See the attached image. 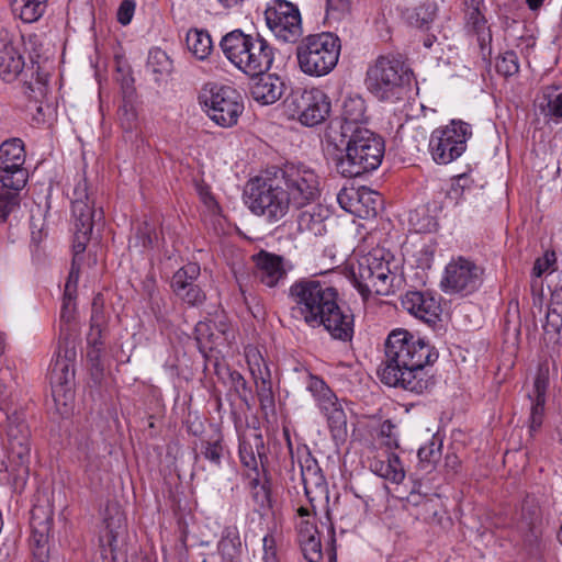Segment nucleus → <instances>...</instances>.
I'll return each mask as SVG.
<instances>
[{
    "instance_id": "f257e3e1",
    "label": "nucleus",
    "mask_w": 562,
    "mask_h": 562,
    "mask_svg": "<svg viewBox=\"0 0 562 562\" xmlns=\"http://www.w3.org/2000/svg\"><path fill=\"white\" fill-rule=\"evenodd\" d=\"M437 358L438 353L425 338L396 328L385 340V362L379 376L389 386L419 394L427 389L425 367Z\"/></svg>"
},
{
    "instance_id": "09e8293b",
    "label": "nucleus",
    "mask_w": 562,
    "mask_h": 562,
    "mask_svg": "<svg viewBox=\"0 0 562 562\" xmlns=\"http://www.w3.org/2000/svg\"><path fill=\"white\" fill-rule=\"evenodd\" d=\"M19 191L8 188L0 189V221H5L9 214L19 205Z\"/></svg>"
},
{
    "instance_id": "a18cd8bd",
    "label": "nucleus",
    "mask_w": 562,
    "mask_h": 562,
    "mask_svg": "<svg viewBox=\"0 0 562 562\" xmlns=\"http://www.w3.org/2000/svg\"><path fill=\"white\" fill-rule=\"evenodd\" d=\"M196 340L203 348L210 350L215 348V329L213 318L201 321L195 325Z\"/></svg>"
},
{
    "instance_id": "f8f14e48",
    "label": "nucleus",
    "mask_w": 562,
    "mask_h": 562,
    "mask_svg": "<svg viewBox=\"0 0 562 562\" xmlns=\"http://www.w3.org/2000/svg\"><path fill=\"white\" fill-rule=\"evenodd\" d=\"M293 207H303L314 202L319 194L316 172L304 164H286L276 173Z\"/></svg>"
},
{
    "instance_id": "1a4fd4ad",
    "label": "nucleus",
    "mask_w": 562,
    "mask_h": 562,
    "mask_svg": "<svg viewBox=\"0 0 562 562\" xmlns=\"http://www.w3.org/2000/svg\"><path fill=\"white\" fill-rule=\"evenodd\" d=\"M406 80L407 74L400 59L380 56L368 67L364 82L374 98L394 102L405 93Z\"/></svg>"
},
{
    "instance_id": "6ab92c4d",
    "label": "nucleus",
    "mask_w": 562,
    "mask_h": 562,
    "mask_svg": "<svg viewBox=\"0 0 562 562\" xmlns=\"http://www.w3.org/2000/svg\"><path fill=\"white\" fill-rule=\"evenodd\" d=\"M254 276L267 288H277L284 282L292 265L282 256L260 250L252 256Z\"/></svg>"
},
{
    "instance_id": "6e6552de",
    "label": "nucleus",
    "mask_w": 562,
    "mask_h": 562,
    "mask_svg": "<svg viewBox=\"0 0 562 562\" xmlns=\"http://www.w3.org/2000/svg\"><path fill=\"white\" fill-rule=\"evenodd\" d=\"M76 357L75 342L66 337L59 342L49 366V382L55 408L63 417L70 416L75 407L72 384Z\"/></svg>"
},
{
    "instance_id": "774afa93",
    "label": "nucleus",
    "mask_w": 562,
    "mask_h": 562,
    "mask_svg": "<svg viewBox=\"0 0 562 562\" xmlns=\"http://www.w3.org/2000/svg\"><path fill=\"white\" fill-rule=\"evenodd\" d=\"M90 234L91 232H80V229H75V240L72 245V250L74 259H77V263H79L80 256L86 250Z\"/></svg>"
},
{
    "instance_id": "7c9ffc66",
    "label": "nucleus",
    "mask_w": 562,
    "mask_h": 562,
    "mask_svg": "<svg viewBox=\"0 0 562 562\" xmlns=\"http://www.w3.org/2000/svg\"><path fill=\"white\" fill-rule=\"evenodd\" d=\"M367 106L366 101L360 95H350L345 99L342 104L341 116L344 120V131L345 133L351 132L355 130L352 125L362 124L367 122Z\"/></svg>"
},
{
    "instance_id": "2f4dec72",
    "label": "nucleus",
    "mask_w": 562,
    "mask_h": 562,
    "mask_svg": "<svg viewBox=\"0 0 562 562\" xmlns=\"http://www.w3.org/2000/svg\"><path fill=\"white\" fill-rule=\"evenodd\" d=\"M438 11L435 0H423L417 5L407 9L405 12L406 21L418 29L429 30Z\"/></svg>"
},
{
    "instance_id": "f704fd0d",
    "label": "nucleus",
    "mask_w": 562,
    "mask_h": 562,
    "mask_svg": "<svg viewBox=\"0 0 562 562\" xmlns=\"http://www.w3.org/2000/svg\"><path fill=\"white\" fill-rule=\"evenodd\" d=\"M47 0H11L12 12L25 23L36 22L46 10Z\"/></svg>"
},
{
    "instance_id": "3c124183",
    "label": "nucleus",
    "mask_w": 562,
    "mask_h": 562,
    "mask_svg": "<svg viewBox=\"0 0 562 562\" xmlns=\"http://www.w3.org/2000/svg\"><path fill=\"white\" fill-rule=\"evenodd\" d=\"M119 115L121 125L126 131H132L136 127L138 122V112L136 106L132 102L124 101L123 105L119 111Z\"/></svg>"
},
{
    "instance_id": "412c9836",
    "label": "nucleus",
    "mask_w": 562,
    "mask_h": 562,
    "mask_svg": "<svg viewBox=\"0 0 562 562\" xmlns=\"http://www.w3.org/2000/svg\"><path fill=\"white\" fill-rule=\"evenodd\" d=\"M402 305L411 315L431 324L436 323L441 313V306L429 292L409 291L402 299Z\"/></svg>"
},
{
    "instance_id": "5701e85b",
    "label": "nucleus",
    "mask_w": 562,
    "mask_h": 562,
    "mask_svg": "<svg viewBox=\"0 0 562 562\" xmlns=\"http://www.w3.org/2000/svg\"><path fill=\"white\" fill-rule=\"evenodd\" d=\"M99 300V296H97L93 301L92 314L90 319V330L87 335V357L91 366L95 369H99L101 364V357L103 352L102 337L106 324L105 316L102 312Z\"/></svg>"
},
{
    "instance_id": "052dcab7",
    "label": "nucleus",
    "mask_w": 562,
    "mask_h": 562,
    "mask_svg": "<svg viewBox=\"0 0 562 562\" xmlns=\"http://www.w3.org/2000/svg\"><path fill=\"white\" fill-rule=\"evenodd\" d=\"M79 270H80L79 263H77V259L75 258V259H72L71 269L69 271V274H68V278H67V281L65 284L64 295H66V297H75L76 296L77 285H78V281H79Z\"/></svg>"
},
{
    "instance_id": "0eeeda50",
    "label": "nucleus",
    "mask_w": 562,
    "mask_h": 562,
    "mask_svg": "<svg viewBox=\"0 0 562 562\" xmlns=\"http://www.w3.org/2000/svg\"><path fill=\"white\" fill-rule=\"evenodd\" d=\"M288 198L277 175L249 180L244 193V201L249 211L269 223H276L288 214L292 206Z\"/></svg>"
},
{
    "instance_id": "69168bd1",
    "label": "nucleus",
    "mask_w": 562,
    "mask_h": 562,
    "mask_svg": "<svg viewBox=\"0 0 562 562\" xmlns=\"http://www.w3.org/2000/svg\"><path fill=\"white\" fill-rule=\"evenodd\" d=\"M471 183L472 180L468 175L458 176L451 184L449 195L451 198L459 199L470 189Z\"/></svg>"
},
{
    "instance_id": "338daca9",
    "label": "nucleus",
    "mask_w": 562,
    "mask_h": 562,
    "mask_svg": "<svg viewBox=\"0 0 562 562\" xmlns=\"http://www.w3.org/2000/svg\"><path fill=\"white\" fill-rule=\"evenodd\" d=\"M531 402V412H530V428L531 430H536L540 427L542 423V415L544 409L546 401L538 398H529Z\"/></svg>"
},
{
    "instance_id": "a19ab883",
    "label": "nucleus",
    "mask_w": 562,
    "mask_h": 562,
    "mask_svg": "<svg viewBox=\"0 0 562 562\" xmlns=\"http://www.w3.org/2000/svg\"><path fill=\"white\" fill-rule=\"evenodd\" d=\"M201 453L209 462L220 468L222 460L227 453V449L221 438L206 440L202 443Z\"/></svg>"
},
{
    "instance_id": "37998d69",
    "label": "nucleus",
    "mask_w": 562,
    "mask_h": 562,
    "mask_svg": "<svg viewBox=\"0 0 562 562\" xmlns=\"http://www.w3.org/2000/svg\"><path fill=\"white\" fill-rule=\"evenodd\" d=\"M409 225L416 233H429L436 229V220L427 214L425 209H417L409 213Z\"/></svg>"
},
{
    "instance_id": "473e14b6",
    "label": "nucleus",
    "mask_w": 562,
    "mask_h": 562,
    "mask_svg": "<svg viewBox=\"0 0 562 562\" xmlns=\"http://www.w3.org/2000/svg\"><path fill=\"white\" fill-rule=\"evenodd\" d=\"M536 106L540 114L557 123L562 122V92L558 93L553 87H547L538 98Z\"/></svg>"
},
{
    "instance_id": "680f3d73",
    "label": "nucleus",
    "mask_w": 562,
    "mask_h": 562,
    "mask_svg": "<svg viewBox=\"0 0 562 562\" xmlns=\"http://www.w3.org/2000/svg\"><path fill=\"white\" fill-rule=\"evenodd\" d=\"M176 294L191 306L199 305L205 300V294L196 285H190L186 291Z\"/></svg>"
},
{
    "instance_id": "6e6d98bb",
    "label": "nucleus",
    "mask_w": 562,
    "mask_h": 562,
    "mask_svg": "<svg viewBox=\"0 0 562 562\" xmlns=\"http://www.w3.org/2000/svg\"><path fill=\"white\" fill-rule=\"evenodd\" d=\"M278 536L274 532L267 533L262 539V562H279Z\"/></svg>"
},
{
    "instance_id": "e433bc0d",
    "label": "nucleus",
    "mask_w": 562,
    "mask_h": 562,
    "mask_svg": "<svg viewBox=\"0 0 562 562\" xmlns=\"http://www.w3.org/2000/svg\"><path fill=\"white\" fill-rule=\"evenodd\" d=\"M147 70L158 76L155 78L157 81L159 77L168 76L171 72L172 60L165 50L155 47L149 50Z\"/></svg>"
},
{
    "instance_id": "f3484780",
    "label": "nucleus",
    "mask_w": 562,
    "mask_h": 562,
    "mask_svg": "<svg viewBox=\"0 0 562 562\" xmlns=\"http://www.w3.org/2000/svg\"><path fill=\"white\" fill-rule=\"evenodd\" d=\"M24 144L19 138H12L0 145V182L4 188L20 191L27 181Z\"/></svg>"
},
{
    "instance_id": "e2e57ef3",
    "label": "nucleus",
    "mask_w": 562,
    "mask_h": 562,
    "mask_svg": "<svg viewBox=\"0 0 562 562\" xmlns=\"http://www.w3.org/2000/svg\"><path fill=\"white\" fill-rule=\"evenodd\" d=\"M380 435H381V437H392V440H382V445L387 450H393V449L398 448V435L396 432L395 426L390 420H385L381 425Z\"/></svg>"
},
{
    "instance_id": "72a5a7b5",
    "label": "nucleus",
    "mask_w": 562,
    "mask_h": 562,
    "mask_svg": "<svg viewBox=\"0 0 562 562\" xmlns=\"http://www.w3.org/2000/svg\"><path fill=\"white\" fill-rule=\"evenodd\" d=\"M187 48L199 60H205L213 50V41L205 30L191 29L186 37Z\"/></svg>"
},
{
    "instance_id": "b1692460",
    "label": "nucleus",
    "mask_w": 562,
    "mask_h": 562,
    "mask_svg": "<svg viewBox=\"0 0 562 562\" xmlns=\"http://www.w3.org/2000/svg\"><path fill=\"white\" fill-rule=\"evenodd\" d=\"M24 68V58L20 50L9 41L8 35L0 33V78L12 82Z\"/></svg>"
},
{
    "instance_id": "9b49d317",
    "label": "nucleus",
    "mask_w": 562,
    "mask_h": 562,
    "mask_svg": "<svg viewBox=\"0 0 562 562\" xmlns=\"http://www.w3.org/2000/svg\"><path fill=\"white\" fill-rule=\"evenodd\" d=\"M472 136L471 126L462 121L435 128L429 138V153L438 165H448L457 160L467 149Z\"/></svg>"
},
{
    "instance_id": "dca6fc26",
    "label": "nucleus",
    "mask_w": 562,
    "mask_h": 562,
    "mask_svg": "<svg viewBox=\"0 0 562 562\" xmlns=\"http://www.w3.org/2000/svg\"><path fill=\"white\" fill-rule=\"evenodd\" d=\"M306 390L312 394L316 406L327 419L333 438L335 440L344 439L347 434V416L342 402L326 382L316 375L308 376Z\"/></svg>"
},
{
    "instance_id": "c9c22d12",
    "label": "nucleus",
    "mask_w": 562,
    "mask_h": 562,
    "mask_svg": "<svg viewBox=\"0 0 562 562\" xmlns=\"http://www.w3.org/2000/svg\"><path fill=\"white\" fill-rule=\"evenodd\" d=\"M245 357L249 372L255 382L270 380V369L258 348L248 346L245 348Z\"/></svg>"
},
{
    "instance_id": "2eb2a0df",
    "label": "nucleus",
    "mask_w": 562,
    "mask_h": 562,
    "mask_svg": "<svg viewBox=\"0 0 562 562\" xmlns=\"http://www.w3.org/2000/svg\"><path fill=\"white\" fill-rule=\"evenodd\" d=\"M482 276L483 269L470 258L453 257L443 269L440 289L446 294L467 296L480 288Z\"/></svg>"
},
{
    "instance_id": "7ed1b4c3",
    "label": "nucleus",
    "mask_w": 562,
    "mask_h": 562,
    "mask_svg": "<svg viewBox=\"0 0 562 562\" xmlns=\"http://www.w3.org/2000/svg\"><path fill=\"white\" fill-rule=\"evenodd\" d=\"M289 297L293 303V317L317 328L327 310L334 307V303L338 301V292L324 281L302 278L291 284Z\"/></svg>"
},
{
    "instance_id": "423d86ee",
    "label": "nucleus",
    "mask_w": 562,
    "mask_h": 562,
    "mask_svg": "<svg viewBox=\"0 0 562 562\" xmlns=\"http://www.w3.org/2000/svg\"><path fill=\"white\" fill-rule=\"evenodd\" d=\"M341 43L331 32L305 36L296 46V61L301 72L321 78L330 74L338 64Z\"/></svg>"
},
{
    "instance_id": "4d7b16f0",
    "label": "nucleus",
    "mask_w": 562,
    "mask_h": 562,
    "mask_svg": "<svg viewBox=\"0 0 562 562\" xmlns=\"http://www.w3.org/2000/svg\"><path fill=\"white\" fill-rule=\"evenodd\" d=\"M350 10L348 0H326V14L328 19L340 20Z\"/></svg>"
},
{
    "instance_id": "5fc2aeb1",
    "label": "nucleus",
    "mask_w": 562,
    "mask_h": 562,
    "mask_svg": "<svg viewBox=\"0 0 562 562\" xmlns=\"http://www.w3.org/2000/svg\"><path fill=\"white\" fill-rule=\"evenodd\" d=\"M302 550L310 562H317L321 559V541L317 535L311 538H300Z\"/></svg>"
},
{
    "instance_id": "9d476101",
    "label": "nucleus",
    "mask_w": 562,
    "mask_h": 562,
    "mask_svg": "<svg viewBox=\"0 0 562 562\" xmlns=\"http://www.w3.org/2000/svg\"><path fill=\"white\" fill-rule=\"evenodd\" d=\"M199 101L209 117L222 127L234 126L244 111L240 94L228 86L205 85L199 94Z\"/></svg>"
},
{
    "instance_id": "0e129e2a",
    "label": "nucleus",
    "mask_w": 562,
    "mask_h": 562,
    "mask_svg": "<svg viewBox=\"0 0 562 562\" xmlns=\"http://www.w3.org/2000/svg\"><path fill=\"white\" fill-rule=\"evenodd\" d=\"M380 435H381V437H392V440H382V445L387 450H393V449L398 448V435L396 432L395 426L390 420H385L381 425Z\"/></svg>"
},
{
    "instance_id": "bf43d9fd",
    "label": "nucleus",
    "mask_w": 562,
    "mask_h": 562,
    "mask_svg": "<svg viewBox=\"0 0 562 562\" xmlns=\"http://www.w3.org/2000/svg\"><path fill=\"white\" fill-rule=\"evenodd\" d=\"M135 10L136 2L134 0H123L116 12L117 22L123 26L128 25L133 20Z\"/></svg>"
},
{
    "instance_id": "a878e982",
    "label": "nucleus",
    "mask_w": 562,
    "mask_h": 562,
    "mask_svg": "<svg viewBox=\"0 0 562 562\" xmlns=\"http://www.w3.org/2000/svg\"><path fill=\"white\" fill-rule=\"evenodd\" d=\"M369 468L375 475L394 484H400L405 479L401 459L394 452L378 453L370 460Z\"/></svg>"
},
{
    "instance_id": "4468645a",
    "label": "nucleus",
    "mask_w": 562,
    "mask_h": 562,
    "mask_svg": "<svg viewBox=\"0 0 562 562\" xmlns=\"http://www.w3.org/2000/svg\"><path fill=\"white\" fill-rule=\"evenodd\" d=\"M265 21L277 41L296 43L302 36V18L296 4L288 0H270L266 4Z\"/></svg>"
},
{
    "instance_id": "aec40b11",
    "label": "nucleus",
    "mask_w": 562,
    "mask_h": 562,
    "mask_svg": "<svg viewBox=\"0 0 562 562\" xmlns=\"http://www.w3.org/2000/svg\"><path fill=\"white\" fill-rule=\"evenodd\" d=\"M124 529L125 519L122 512L116 506L108 507L99 537L103 560H116L119 541Z\"/></svg>"
},
{
    "instance_id": "c85d7f7f",
    "label": "nucleus",
    "mask_w": 562,
    "mask_h": 562,
    "mask_svg": "<svg viewBox=\"0 0 562 562\" xmlns=\"http://www.w3.org/2000/svg\"><path fill=\"white\" fill-rule=\"evenodd\" d=\"M284 92V82L276 75L260 77L251 87L255 101L268 105L277 102Z\"/></svg>"
},
{
    "instance_id": "f03ea898",
    "label": "nucleus",
    "mask_w": 562,
    "mask_h": 562,
    "mask_svg": "<svg viewBox=\"0 0 562 562\" xmlns=\"http://www.w3.org/2000/svg\"><path fill=\"white\" fill-rule=\"evenodd\" d=\"M220 47L224 56L248 76L266 74L272 66V45L261 35L245 34L234 30L222 37Z\"/></svg>"
},
{
    "instance_id": "de8ad7c7",
    "label": "nucleus",
    "mask_w": 562,
    "mask_h": 562,
    "mask_svg": "<svg viewBox=\"0 0 562 562\" xmlns=\"http://www.w3.org/2000/svg\"><path fill=\"white\" fill-rule=\"evenodd\" d=\"M550 373L548 367H540L537 371L532 392L528 394L529 398L544 400L547 396V390L549 387Z\"/></svg>"
},
{
    "instance_id": "864d4df0",
    "label": "nucleus",
    "mask_w": 562,
    "mask_h": 562,
    "mask_svg": "<svg viewBox=\"0 0 562 562\" xmlns=\"http://www.w3.org/2000/svg\"><path fill=\"white\" fill-rule=\"evenodd\" d=\"M562 326V304L550 303L546 314L544 328L547 331H558Z\"/></svg>"
},
{
    "instance_id": "20e7f679",
    "label": "nucleus",
    "mask_w": 562,
    "mask_h": 562,
    "mask_svg": "<svg viewBox=\"0 0 562 562\" xmlns=\"http://www.w3.org/2000/svg\"><path fill=\"white\" fill-rule=\"evenodd\" d=\"M396 262L390 251L384 248H373L362 255L350 272L359 293L367 297L374 293L389 295L396 279Z\"/></svg>"
},
{
    "instance_id": "ea45409f",
    "label": "nucleus",
    "mask_w": 562,
    "mask_h": 562,
    "mask_svg": "<svg viewBox=\"0 0 562 562\" xmlns=\"http://www.w3.org/2000/svg\"><path fill=\"white\" fill-rule=\"evenodd\" d=\"M213 326L215 329V348L229 344L234 339V328L223 312L215 314Z\"/></svg>"
},
{
    "instance_id": "cd10ccee",
    "label": "nucleus",
    "mask_w": 562,
    "mask_h": 562,
    "mask_svg": "<svg viewBox=\"0 0 562 562\" xmlns=\"http://www.w3.org/2000/svg\"><path fill=\"white\" fill-rule=\"evenodd\" d=\"M301 475L306 496L314 501L312 494L327 497V483L315 459L307 457L301 464Z\"/></svg>"
},
{
    "instance_id": "8fccbe9b",
    "label": "nucleus",
    "mask_w": 562,
    "mask_h": 562,
    "mask_svg": "<svg viewBox=\"0 0 562 562\" xmlns=\"http://www.w3.org/2000/svg\"><path fill=\"white\" fill-rule=\"evenodd\" d=\"M260 407L266 413L274 411V396L271 386V379L255 382Z\"/></svg>"
},
{
    "instance_id": "58836bf2",
    "label": "nucleus",
    "mask_w": 562,
    "mask_h": 562,
    "mask_svg": "<svg viewBox=\"0 0 562 562\" xmlns=\"http://www.w3.org/2000/svg\"><path fill=\"white\" fill-rule=\"evenodd\" d=\"M479 0H471V11L468 13L469 23L477 33V41L482 49L491 41L490 31L486 27V21L479 10Z\"/></svg>"
},
{
    "instance_id": "603ef678",
    "label": "nucleus",
    "mask_w": 562,
    "mask_h": 562,
    "mask_svg": "<svg viewBox=\"0 0 562 562\" xmlns=\"http://www.w3.org/2000/svg\"><path fill=\"white\" fill-rule=\"evenodd\" d=\"M76 305L75 297H63V305L60 311V331L69 330L71 323L75 321Z\"/></svg>"
},
{
    "instance_id": "c756f323",
    "label": "nucleus",
    "mask_w": 562,
    "mask_h": 562,
    "mask_svg": "<svg viewBox=\"0 0 562 562\" xmlns=\"http://www.w3.org/2000/svg\"><path fill=\"white\" fill-rule=\"evenodd\" d=\"M327 210L321 205H314L300 213L297 217V228L301 233H308L314 236H321L326 232L325 220Z\"/></svg>"
},
{
    "instance_id": "ddd939ff",
    "label": "nucleus",
    "mask_w": 562,
    "mask_h": 562,
    "mask_svg": "<svg viewBox=\"0 0 562 562\" xmlns=\"http://www.w3.org/2000/svg\"><path fill=\"white\" fill-rule=\"evenodd\" d=\"M284 103L289 113L305 126L323 123L331 109L329 97L315 87L293 91Z\"/></svg>"
},
{
    "instance_id": "49530a36",
    "label": "nucleus",
    "mask_w": 562,
    "mask_h": 562,
    "mask_svg": "<svg viewBox=\"0 0 562 562\" xmlns=\"http://www.w3.org/2000/svg\"><path fill=\"white\" fill-rule=\"evenodd\" d=\"M496 70L505 77L517 74L519 70L517 54L513 50H508L501 55L496 60Z\"/></svg>"
},
{
    "instance_id": "a211bd4d",
    "label": "nucleus",
    "mask_w": 562,
    "mask_h": 562,
    "mask_svg": "<svg viewBox=\"0 0 562 562\" xmlns=\"http://www.w3.org/2000/svg\"><path fill=\"white\" fill-rule=\"evenodd\" d=\"M337 202L346 212L360 217H375L381 205L378 192L367 188H342L337 194Z\"/></svg>"
},
{
    "instance_id": "4c0bfd02",
    "label": "nucleus",
    "mask_w": 562,
    "mask_h": 562,
    "mask_svg": "<svg viewBox=\"0 0 562 562\" xmlns=\"http://www.w3.org/2000/svg\"><path fill=\"white\" fill-rule=\"evenodd\" d=\"M200 276V267L196 263H188L180 268L172 277L171 286L175 293L186 291Z\"/></svg>"
},
{
    "instance_id": "13d9d810",
    "label": "nucleus",
    "mask_w": 562,
    "mask_h": 562,
    "mask_svg": "<svg viewBox=\"0 0 562 562\" xmlns=\"http://www.w3.org/2000/svg\"><path fill=\"white\" fill-rule=\"evenodd\" d=\"M557 261L555 254L553 251H547L541 258H538L535 262L532 273L535 277L540 278L544 273L551 271Z\"/></svg>"
},
{
    "instance_id": "393cba45",
    "label": "nucleus",
    "mask_w": 562,
    "mask_h": 562,
    "mask_svg": "<svg viewBox=\"0 0 562 562\" xmlns=\"http://www.w3.org/2000/svg\"><path fill=\"white\" fill-rule=\"evenodd\" d=\"M95 212L87 193V183L79 182L74 190L72 217L75 229L92 232Z\"/></svg>"
},
{
    "instance_id": "bb28decb",
    "label": "nucleus",
    "mask_w": 562,
    "mask_h": 562,
    "mask_svg": "<svg viewBox=\"0 0 562 562\" xmlns=\"http://www.w3.org/2000/svg\"><path fill=\"white\" fill-rule=\"evenodd\" d=\"M263 440L257 430L244 432L239 436V458L241 464L249 470V473L259 474L258 458L261 459Z\"/></svg>"
},
{
    "instance_id": "4be33fe9",
    "label": "nucleus",
    "mask_w": 562,
    "mask_h": 562,
    "mask_svg": "<svg viewBox=\"0 0 562 562\" xmlns=\"http://www.w3.org/2000/svg\"><path fill=\"white\" fill-rule=\"evenodd\" d=\"M353 325V315L350 310L339 306L338 301L334 303V307L327 310L323 321L318 322V327L324 326L334 339L341 341L351 340Z\"/></svg>"
},
{
    "instance_id": "c03bdc74",
    "label": "nucleus",
    "mask_w": 562,
    "mask_h": 562,
    "mask_svg": "<svg viewBox=\"0 0 562 562\" xmlns=\"http://www.w3.org/2000/svg\"><path fill=\"white\" fill-rule=\"evenodd\" d=\"M417 456L425 468L435 463L441 456V441L434 436L429 442L418 449Z\"/></svg>"
},
{
    "instance_id": "79ce46f5",
    "label": "nucleus",
    "mask_w": 562,
    "mask_h": 562,
    "mask_svg": "<svg viewBox=\"0 0 562 562\" xmlns=\"http://www.w3.org/2000/svg\"><path fill=\"white\" fill-rule=\"evenodd\" d=\"M250 479L251 496L260 509L270 507V491L266 483L260 482L259 474L248 473Z\"/></svg>"
},
{
    "instance_id": "39448f33",
    "label": "nucleus",
    "mask_w": 562,
    "mask_h": 562,
    "mask_svg": "<svg viewBox=\"0 0 562 562\" xmlns=\"http://www.w3.org/2000/svg\"><path fill=\"white\" fill-rule=\"evenodd\" d=\"M384 156V142L370 130L356 126L346 146V153L336 161L337 171L346 178L360 177L375 170Z\"/></svg>"
}]
</instances>
